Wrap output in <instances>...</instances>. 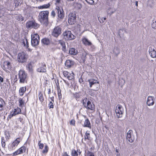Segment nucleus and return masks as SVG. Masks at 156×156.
<instances>
[{"mask_svg":"<svg viewBox=\"0 0 156 156\" xmlns=\"http://www.w3.org/2000/svg\"><path fill=\"white\" fill-rule=\"evenodd\" d=\"M49 12L48 11L41 12L39 14L38 18L40 22L47 26L48 23V16Z\"/></svg>","mask_w":156,"mask_h":156,"instance_id":"1","label":"nucleus"},{"mask_svg":"<svg viewBox=\"0 0 156 156\" xmlns=\"http://www.w3.org/2000/svg\"><path fill=\"white\" fill-rule=\"evenodd\" d=\"M19 79H20V83H27V74L23 70L19 71L18 74Z\"/></svg>","mask_w":156,"mask_h":156,"instance_id":"2","label":"nucleus"},{"mask_svg":"<svg viewBox=\"0 0 156 156\" xmlns=\"http://www.w3.org/2000/svg\"><path fill=\"white\" fill-rule=\"evenodd\" d=\"M40 42V37L37 34H32L31 35V44L34 47L38 45Z\"/></svg>","mask_w":156,"mask_h":156,"instance_id":"3","label":"nucleus"},{"mask_svg":"<svg viewBox=\"0 0 156 156\" xmlns=\"http://www.w3.org/2000/svg\"><path fill=\"white\" fill-rule=\"evenodd\" d=\"M28 58V55L23 52L18 54L17 59L18 62H20L22 63L26 62Z\"/></svg>","mask_w":156,"mask_h":156,"instance_id":"4","label":"nucleus"},{"mask_svg":"<svg viewBox=\"0 0 156 156\" xmlns=\"http://www.w3.org/2000/svg\"><path fill=\"white\" fill-rule=\"evenodd\" d=\"M83 104L84 106L88 109H90L92 110H94V105L93 103L88 100L87 98L84 99L82 101Z\"/></svg>","mask_w":156,"mask_h":156,"instance_id":"5","label":"nucleus"},{"mask_svg":"<svg viewBox=\"0 0 156 156\" xmlns=\"http://www.w3.org/2000/svg\"><path fill=\"white\" fill-rule=\"evenodd\" d=\"M40 25L36 23L34 21H29L26 23V27L27 28H34L37 29L39 28Z\"/></svg>","mask_w":156,"mask_h":156,"instance_id":"6","label":"nucleus"},{"mask_svg":"<svg viewBox=\"0 0 156 156\" xmlns=\"http://www.w3.org/2000/svg\"><path fill=\"white\" fill-rule=\"evenodd\" d=\"M64 38L66 40H72L74 39L76 37L72 34L70 31H66L63 34Z\"/></svg>","mask_w":156,"mask_h":156,"instance_id":"7","label":"nucleus"},{"mask_svg":"<svg viewBox=\"0 0 156 156\" xmlns=\"http://www.w3.org/2000/svg\"><path fill=\"white\" fill-rule=\"evenodd\" d=\"M123 111V108L122 106L120 105H118L116 106L115 109L117 117L119 118L122 117Z\"/></svg>","mask_w":156,"mask_h":156,"instance_id":"8","label":"nucleus"},{"mask_svg":"<svg viewBox=\"0 0 156 156\" xmlns=\"http://www.w3.org/2000/svg\"><path fill=\"white\" fill-rule=\"evenodd\" d=\"M62 29L59 26L55 27L53 30L52 34L54 37H57L61 33Z\"/></svg>","mask_w":156,"mask_h":156,"instance_id":"9","label":"nucleus"},{"mask_svg":"<svg viewBox=\"0 0 156 156\" xmlns=\"http://www.w3.org/2000/svg\"><path fill=\"white\" fill-rule=\"evenodd\" d=\"M68 19V22L69 24L72 25L74 24L76 20V15L75 13L69 14Z\"/></svg>","mask_w":156,"mask_h":156,"instance_id":"10","label":"nucleus"},{"mask_svg":"<svg viewBox=\"0 0 156 156\" xmlns=\"http://www.w3.org/2000/svg\"><path fill=\"white\" fill-rule=\"evenodd\" d=\"M55 10L58 13V17L61 19H63L64 17V14L62 8L57 6L55 8Z\"/></svg>","mask_w":156,"mask_h":156,"instance_id":"11","label":"nucleus"},{"mask_svg":"<svg viewBox=\"0 0 156 156\" xmlns=\"http://www.w3.org/2000/svg\"><path fill=\"white\" fill-rule=\"evenodd\" d=\"M88 81L89 82L90 87V88L94 85H95L97 87L99 86V83L97 80L92 79L88 80Z\"/></svg>","mask_w":156,"mask_h":156,"instance_id":"12","label":"nucleus"},{"mask_svg":"<svg viewBox=\"0 0 156 156\" xmlns=\"http://www.w3.org/2000/svg\"><path fill=\"white\" fill-rule=\"evenodd\" d=\"M26 148L24 146H22L16 151L13 153V154L16 155L18 154H21L25 152L26 151Z\"/></svg>","mask_w":156,"mask_h":156,"instance_id":"13","label":"nucleus"},{"mask_svg":"<svg viewBox=\"0 0 156 156\" xmlns=\"http://www.w3.org/2000/svg\"><path fill=\"white\" fill-rule=\"evenodd\" d=\"M132 132V130H129L127 133L126 139L130 143L133 142L134 140V138L131 137V133Z\"/></svg>","mask_w":156,"mask_h":156,"instance_id":"14","label":"nucleus"},{"mask_svg":"<svg viewBox=\"0 0 156 156\" xmlns=\"http://www.w3.org/2000/svg\"><path fill=\"white\" fill-rule=\"evenodd\" d=\"M149 51L151 56L153 58L156 57V52L153 47H149Z\"/></svg>","mask_w":156,"mask_h":156,"instance_id":"15","label":"nucleus"},{"mask_svg":"<svg viewBox=\"0 0 156 156\" xmlns=\"http://www.w3.org/2000/svg\"><path fill=\"white\" fill-rule=\"evenodd\" d=\"M154 98L152 96L148 97L147 104L149 106H152L154 104Z\"/></svg>","mask_w":156,"mask_h":156,"instance_id":"16","label":"nucleus"},{"mask_svg":"<svg viewBox=\"0 0 156 156\" xmlns=\"http://www.w3.org/2000/svg\"><path fill=\"white\" fill-rule=\"evenodd\" d=\"M21 139L20 138H17L12 143L11 147L12 149H14L17 147Z\"/></svg>","mask_w":156,"mask_h":156,"instance_id":"17","label":"nucleus"},{"mask_svg":"<svg viewBox=\"0 0 156 156\" xmlns=\"http://www.w3.org/2000/svg\"><path fill=\"white\" fill-rule=\"evenodd\" d=\"M74 64V62L70 60H67L66 61L65 65L66 67L68 68H70Z\"/></svg>","mask_w":156,"mask_h":156,"instance_id":"18","label":"nucleus"},{"mask_svg":"<svg viewBox=\"0 0 156 156\" xmlns=\"http://www.w3.org/2000/svg\"><path fill=\"white\" fill-rule=\"evenodd\" d=\"M82 41L83 43L86 46H90L92 44L91 42L85 37L82 38Z\"/></svg>","mask_w":156,"mask_h":156,"instance_id":"19","label":"nucleus"},{"mask_svg":"<svg viewBox=\"0 0 156 156\" xmlns=\"http://www.w3.org/2000/svg\"><path fill=\"white\" fill-rule=\"evenodd\" d=\"M46 66L42 64L41 67L37 69V71L39 72L45 73L46 72Z\"/></svg>","mask_w":156,"mask_h":156,"instance_id":"20","label":"nucleus"},{"mask_svg":"<svg viewBox=\"0 0 156 156\" xmlns=\"http://www.w3.org/2000/svg\"><path fill=\"white\" fill-rule=\"evenodd\" d=\"M41 43L44 45H48L50 43V41L48 38H43L41 41Z\"/></svg>","mask_w":156,"mask_h":156,"instance_id":"21","label":"nucleus"},{"mask_svg":"<svg viewBox=\"0 0 156 156\" xmlns=\"http://www.w3.org/2000/svg\"><path fill=\"white\" fill-rule=\"evenodd\" d=\"M69 53L73 55H76L77 53V50L74 48H70L69 50Z\"/></svg>","mask_w":156,"mask_h":156,"instance_id":"22","label":"nucleus"},{"mask_svg":"<svg viewBox=\"0 0 156 156\" xmlns=\"http://www.w3.org/2000/svg\"><path fill=\"white\" fill-rule=\"evenodd\" d=\"M83 126L84 127H87L89 128H91L90 122L88 119H87L85 120Z\"/></svg>","mask_w":156,"mask_h":156,"instance_id":"23","label":"nucleus"},{"mask_svg":"<svg viewBox=\"0 0 156 156\" xmlns=\"http://www.w3.org/2000/svg\"><path fill=\"white\" fill-rule=\"evenodd\" d=\"M87 55V53L85 51H84L82 54L81 56V58L83 62H85L86 58V56Z\"/></svg>","mask_w":156,"mask_h":156,"instance_id":"24","label":"nucleus"},{"mask_svg":"<svg viewBox=\"0 0 156 156\" xmlns=\"http://www.w3.org/2000/svg\"><path fill=\"white\" fill-rule=\"evenodd\" d=\"M26 87H22L20 88L19 90V94L21 96L23 95L26 91Z\"/></svg>","mask_w":156,"mask_h":156,"instance_id":"25","label":"nucleus"},{"mask_svg":"<svg viewBox=\"0 0 156 156\" xmlns=\"http://www.w3.org/2000/svg\"><path fill=\"white\" fill-rule=\"evenodd\" d=\"M50 6V4L49 3H48V4H45L43 5H42L38 6V8L39 9H46L49 8Z\"/></svg>","mask_w":156,"mask_h":156,"instance_id":"26","label":"nucleus"},{"mask_svg":"<svg viewBox=\"0 0 156 156\" xmlns=\"http://www.w3.org/2000/svg\"><path fill=\"white\" fill-rule=\"evenodd\" d=\"M15 18L19 21L21 22L24 20L23 17L20 15H17L15 16Z\"/></svg>","mask_w":156,"mask_h":156,"instance_id":"27","label":"nucleus"},{"mask_svg":"<svg viewBox=\"0 0 156 156\" xmlns=\"http://www.w3.org/2000/svg\"><path fill=\"white\" fill-rule=\"evenodd\" d=\"M113 52L116 56H117L120 53V49L117 47L115 48L114 49Z\"/></svg>","mask_w":156,"mask_h":156,"instance_id":"28","label":"nucleus"},{"mask_svg":"<svg viewBox=\"0 0 156 156\" xmlns=\"http://www.w3.org/2000/svg\"><path fill=\"white\" fill-rule=\"evenodd\" d=\"M154 4V0H148L147 2V5L151 7L153 6Z\"/></svg>","mask_w":156,"mask_h":156,"instance_id":"29","label":"nucleus"},{"mask_svg":"<svg viewBox=\"0 0 156 156\" xmlns=\"http://www.w3.org/2000/svg\"><path fill=\"white\" fill-rule=\"evenodd\" d=\"M69 75L67 76V78L69 80H72L74 78V76L75 75L74 73L73 72H72V73H69Z\"/></svg>","mask_w":156,"mask_h":156,"instance_id":"30","label":"nucleus"},{"mask_svg":"<svg viewBox=\"0 0 156 156\" xmlns=\"http://www.w3.org/2000/svg\"><path fill=\"white\" fill-rule=\"evenodd\" d=\"M39 99L41 103H42L44 101V97L43 94L41 92H40L38 95Z\"/></svg>","mask_w":156,"mask_h":156,"instance_id":"31","label":"nucleus"},{"mask_svg":"<svg viewBox=\"0 0 156 156\" xmlns=\"http://www.w3.org/2000/svg\"><path fill=\"white\" fill-rule=\"evenodd\" d=\"M4 104V101L2 99L0 100V111L3 110L2 108Z\"/></svg>","mask_w":156,"mask_h":156,"instance_id":"32","label":"nucleus"},{"mask_svg":"<svg viewBox=\"0 0 156 156\" xmlns=\"http://www.w3.org/2000/svg\"><path fill=\"white\" fill-rule=\"evenodd\" d=\"M27 69L30 71H32V66L30 63H29L27 66Z\"/></svg>","mask_w":156,"mask_h":156,"instance_id":"33","label":"nucleus"},{"mask_svg":"<svg viewBox=\"0 0 156 156\" xmlns=\"http://www.w3.org/2000/svg\"><path fill=\"white\" fill-rule=\"evenodd\" d=\"M73 97L75 98L76 100H77V99L79 98L80 96V95L78 93H73Z\"/></svg>","mask_w":156,"mask_h":156,"instance_id":"34","label":"nucleus"},{"mask_svg":"<svg viewBox=\"0 0 156 156\" xmlns=\"http://www.w3.org/2000/svg\"><path fill=\"white\" fill-rule=\"evenodd\" d=\"M71 155L72 156H78V154L77 151L75 150H72L71 152Z\"/></svg>","mask_w":156,"mask_h":156,"instance_id":"35","label":"nucleus"},{"mask_svg":"<svg viewBox=\"0 0 156 156\" xmlns=\"http://www.w3.org/2000/svg\"><path fill=\"white\" fill-rule=\"evenodd\" d=\"M5 65L7 66V68L9 69H11V65L10 63L8 61H6L5 62Z\"/></svg>","mask_w":156,"mask_h":156,"instance_id":"36","label":"nucleus"},{"mask_svg":"<svg viewBox=\"0 0 156 156\" xmlns=\"http://www.w3.org/2000/svg\"><path fill=\"white\" fill-rule=\"evenodd\" d=\"M152 27L154 29H156V20H153L152 21V23L151 24Z\"/></svg>","mask_w":156,"mask_h":156,"instance_id":"37","label":"nucleus"},{"mask_svg":"<svg viewBox=\"0 0 156 156\" xmlns=\"http://www.w3.org/2000/svg\"><path fill=\"white\" fill-rule=\"evenodd\" d=\"M48 148L47 145L44 146V149L42 151V153L44 154L46 153L48 151Z\"/></svg>","mask_w":156,"mask_h":156,"instance_id":"38","label":"nucleus"},{"mask_svg":"<svg viewBox=\"0 0 156 156\" xmlns=\"http://www.w3.org/2000/svg\"><path fill=\"white\" fill-rule=\"evenodd\" d=\"M85 136L84 139L85 140L87 139L89 140L90 137V134L89 133H87V131L85 133Z\"/></svg>","mask_w":156,"mask_h":156,"instance_id":"39","label":"nucleus"},{"mask_svg":"<svg viewBox=\"0 0 156 156\" xmlns=\"http://www.w3.org/2000/svg\"><path fill=\"white\" fill-rule=\"evenodd\" d=\"M85 156H94V155L93 153L88 151L87 153L85 154Z\"/></svg>","mask_w":156,"mask_h":156,"instance_id":"40","label":"nucleus"},{"mask_svg":"<svg viewBox=\"0 0 156 156\" xmlns=\"http://www.w3.org/2000/svg\"><path fill=\"white\" fill-rule=\"evenodd\" d=\"M14 3L15 4V6L17 7L19 5L20 3L19 0H14Z\"/></svg>","mask_w":156,"mask_h":156,"instance_id":"41","label":"nucleus"},{"mask_svg":"<svg viewBox=\"0 0 156 156\" xmlns=\"http://www.w3.org/2000/svg\"><path fill=\"white\" fill-rule=\"evenodd\" d=\"M19 103H20L19 106H22L23 105H24V102L23 100H22V98H20L19 99Z\"/></svg>","mask_w":156,"mask_h":156,"instance_id":"42","label":"nucleus"},{"mask_svg":"<svg viewBox=\"0 0 156 156\" xmlns=\"http://www.w3.org/2000/svg\"><path fill=\"white\" fill-rule=\"evenodd\" d=\"M52 101H50L49 104H48V107L49 109L54 108L53 103Z\"/></svg>","mask_w":156,"mask_h":156,"instance_id":"43","label":"nucleus"},{"mask_svg":"<svg viewBox=\"0 0 156 156\" xmlns=\"http://www.w3.org/2000/svg\"><path fill=\"white\" fill-rule=\"evenodd\" d=\"M14 111L15 112V113L17 115L20 112H21V109L20 108H16L15 109Z\"/></svg>","mask_w":156,"mask_h":156,"instance_id":"44","label":"nucleus"},{"mask_svg":"<svg viewBox=\"0 0 156 156\" xmlns=\"http://www.w3.org/2000/svg\"><path fill=\"white\" fill-rule=\"evenodd\" d=\"M106 19V18H98V20L101 23H104V20H105Z\"/></svg>","mask_w":156,"mask_h":156,"instance_id":"45","label":"nucleus"},{"mask_svg":"<svg viewBox=\"0 0 156 156\" xmlns=\"http://www.w3.org/2000/svg\"><path fill=\"white\" fill-rule=\"evenodd\" d=\"M93 86V89H92V90H93L96 91V90H98L99 89V88L100 86L98 87H97V86H96L95 85H94Z\"/></svg>","mask_w":156,"mask_h":156,"instance_id":"46","label":"nucleus"},{"mask_svg":"<svg viewBox=\"0 0 156 156\" xmlns=\"http://www.w3.org/2000/svg\"><path fill=\"white\" fill-rule=\"evenodd\" d=\"M2 146L3 147H5V141L4 139V138H2Z\"/></svg>","mask_w":156,"mask_h":156,"instance_id":"47","label":"nucleus"},{"mask_svg":"<svg viewBox=\"0 0 156 156\" xmlns=\"http://www.w3.org/2000/svg\"><path fill=\"white\" fill-rule=\"evenodd\" d=\"M70 125L75 126V121L74 119H72L70 122Z\"/></svg>","mask_w":156,"mask_h":156,"instance_id":"48","label":"nucleus"},{"mask_svg":"<svg viewBox=\"0 0 156 156\" xmlns=\"http://www.w3.org/2000/svg\"><path fill=\"white\" fill-rule=\"evenodd\" d=\"M39 148L42 149L44 147V144L41 143V141H39L38 143Z\"/></svg>","mask_w":156,"mask_h":156,"instance_id":"49","label":"nucleus"},{"mask_svg":"<svg viewBox=\"0 0 156 156\" xmlns=\"http://www.w3.org/2000/svg\"><path fill=\"white\" fill-rule=\"evenodd\" d=\"M86 1L90 5H92L94 2L93 0H86Z\"/></svg>","mask_w":156,"mask_h":156,"instance_id":"50","label":"nucleus"},{"mask_svg":"<svg viewBox=\"0 0 156 156\" xmlns=\"http://www.w3.org/2000/svg\"><path fill=\"white\" fill-rule=\"evenodd\" d=\"M76 8L78 9H80L82 7L81 4L80 3H76Z\"/></svg>","mask_w":156,"mask_h":156,"instance_id":"51","label":"nucleus"},{"mask_svg":"<svg viewBox=\"0 0 156 156\" xmlns=\"http://www.w3.org/2000/svg\"><path fill=\"white\" fill-rule=\"evenodd\" d=\"M16 113H15V114H14L12 112H11L10 114L9 115V119H11L13 116L15 115H16Z\"/></svg>","mask_w":156,"mask_h":156,"instance_id":"52","label":"nucleus"},{"mask_svg":"<svg viewBox=\"0 0 156 156\" xmlns=\"http://www.w3.org/2000/svg\"><path fill=\"white\" fill-rule=\"evenodd\" d=\"M69 73L66 71H64L63 72V74L67 78V76H68L69 74Z\"/></svg>","mask_w":156,"mask_h":156,"instance_id":"53","label":"nucleus"},{"mask_svg":"<svg viewBox=\"0 0 156 156\" xmlns=\"http://www.w3.org/2000/svg\"><path fill=\"white\" fill-rule=\"evenodd\" d=\"M58 95L59 99H61L62 98V94L61 92V90L58 91Z\"/></svg>","mask_w":156,"mask_h":156,"instance_id":"54","label":"nucleus"},{"mask_svg":"<svg viewBox=\"0 0 156 156\" xmlns=\"http://www.w3.org/2000/svg\"><path fill=\"white\" fill-rule=\"evenodd\" d=\"M59 43L62 46V47H64L65 46H66L65 42L64 41H59Z\"/></svg>","mask_w":156,"mask_h":156,"instance_id":"55","label":"nucleus"},{"mask_svg":"<svg viewBox=\"0 0 156 156\" xmlns=\"http://www.w3.org/2000/svg\"><path fill=\"white\" fill-rule=\"evenodd\" d=\"M26 42H27V39L26 38L23 39V40L22 43L23 44L24 46H26Z\"/></svg>","mask_w":156,"mask_h":156,"instance_id":"56","label":"nucleus"},{"mask_svg":"<svg viewBox=\"0 0 156 156\" xmlns=\"http://www.w3.org/2000/svg\"><path fill=\"white\" fill-rule=\"evenodd\" d=\"M5 136L6 139H9L10 137V135L9 133H5Z\"/></svg>","mask_w":156,"mask_h":156,"instance_id":"57","label":"nucleus"},{"mask_svg":"<svg viewBox=\"0 0 156 156\" xmlns=\"http://www.w3.org/2000/svg\"><path fill=\"white\" fill-rule=\"evenodd\" d=\"M51 16H53V17H54L55 15V11H52L51 12Z\"/></svg>","mask_w":156,"mask_h":156,"instance_id":"58","label":"nucleus"},{"mask_svg":"<svg viewBox=\"0 0 156 156\" xmlns=\"http://www.w3.org/2000/svg\"><path fill=\"white\" fill-rule=\"evenodd\" d=\"M62 51H63L64 52H66L67 51V50H66V46H65L64 47H63L62 48Z\"/></svg>","mask_w":156,"mask_h":156,"instance_id":"59","label":"nucleus"},{"mask_svg":"<svg viewBox=\"0 0 156 156\" xmlns=\"http://www.w3.org/2000/svg\"><path fill=\"white\" fill-rule=\"evenodd\" d=\"M79 82L80 83H82L83 82V80L82 78H80L79 79Z\"/></svg>","mask_w":156,"mask_h":156,"instance_id":"60","label":"nucleus"},{"mask_svg":"<svg viewBox=\"0 0 156 156\" xmlns=\"http://www.w3.org/2000/svg\"><path fill=\"white\" fill-rule=\"evenodd\" d=\"M3 82V78L0 76V83H2Z\"/></svg>","mask_w":156,"mask_h":156,"instance_id":"61","label":"nucleus"},{"mask_svg":"<svg viewBox=\"0 0 156 156\" xmlns=\"http://www.w3.org/2000/svg\"><path fill=\"white\" fill-rule=\"evenodd\" d=\"M54 97L53 96L52 97H51L50 99V100H51V101H52V102H54Z\"/></svg>","mask_w":156,"mask_h":156,"instance_id":"62","label":"nucleus"},{"mask_svg":"<svg viewBox=\"0 0 156 156\" xmlns=\"http://www.w3.org/2000/svg\"><path fill=\"white\" fill-rule=\"evenodd\" d=\"M26 46L27 48L28 47H29V44H28V41H27V42H26Z\"/></svg>","mask_w":156,"mask_h":156,"instance_id":"63","label":"nucleus"},{"mask_svg":"<svg viewBox=\"0 0 156 156\" xmlns=\"http://www.w3.org/2000/svg\"><path fill=\"white\" fill-rule=\"evenodd\" d=\"M63 156H69L67 154L66 152H65L64 153V154L63 155Z\"/></svg>","mask_w":156,"mask_h":156,"instance_id":"64","label":"nucleus"}]
</instances>
